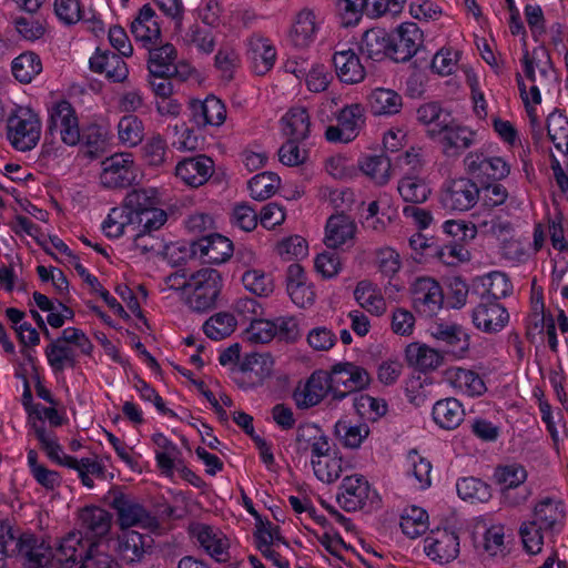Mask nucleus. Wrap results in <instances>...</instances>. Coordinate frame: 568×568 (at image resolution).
Masks as SVG:
<instances>
[{"instance_id":"obj_1","label":"nucleus","mask_w":568,"mask_h":568,"mask_svg":"<svg viewBox=\"0 0 568 568\" xmlns=\"http://www.w3.org/2000/svg\"><path fill=\"white\" fill-rule=\"evenodd\" d=\"M490 288L487 295H483L478 305L473 310L471 320L474 325L485 333H497L501 331L509 320L507 310L498 303L500 296H506L510 284L503 273L493 275Z\"/></svg>"},{"instance_id":"obj_2","label":"nucleus","mask_w":568,"mask_h":568,"mask_svg":"<svg viewBox=\"0 0 568 568\" xmlns=\"http://www.w3.org/2000/svg\"><path fill=\"white\" fill-rule=\"evenodd\" d=\"M223 281L214 268H201L190 276L187 306L196 313H205L216 307Z\"/></svg>"},{"instance_id":"obj_3","label":"nucleus","mask_w":568,"mask_h":568,"mask_svg":"<svg viewBox=\"0 0 568 568\" xmlns=\"http://www.w3.org/2000/svg\"><path fill=\"white\" fill-rule=\"evenodd\" d=\"M1 546L8 555H17L26 560L29 568H43L50 564L51 548L32 534L16 536L11 527L1 535Z\"/></svg>"},{"instance_id":"obj_4","label":"nucleus","mask_w":568,"mask_h":568,"mask_svg":"<svg viewBox=\"0 0 568 568\" xmlns=\"http://www.w3.org/2000/svg\"><path fill=\"white\" fill-rule=\"evenodd\" d=\"M8 139L21 152L32 150L41 135V121L31 109L20 108L8 119Z\"/></svg>"},{"instance_id":"obj_5","label":"nucleus","mask_w":568,"mask_h":568,"mask_svg":"<svg viewBox=\"0 0 568 568\" xmlns=\"http://www.w3.org/2000/svg\"><path fill=\"white\" fill-rule=\"evenodd\" d=\"M331 395L335 400H342L349 394L368 386L371 377L368 372L354 363L335 364L328 373Z\"/></svg>"},{"instance_id":"obj_6","label":"nucleus","mask_w":568,"mask_h":568,"mask_svg":"<svg viewBox=\"0 0 568 568\" xmlns=\"http://www.w3.org/2000/svg\"><path fill=\"white\" fill-rule=\"evenodd\" d=\"M110 506L116 511L122 529L138 526L153 530L159 527L156 517L121 491H110Z\"/></svg>"},{"instance_id":"obj_7","label":"nucleus","mask_w":568,"mask_h":568,"mask_svg":"<svg viewBox=\"0 0 568 568\" xmlns=\"http://www.w3.org/2000/svg\"><path fill=\"white\" fill-rule=\"evenodd\" d=\"M48 133L52 136L59 134L68 145H75L80 142L79 120L71 103L63 100L50 109Z\"/></svg>"},{"instance_id":"obj_8","label":"nucleus","mask_w":568,"mask_h":568,"mask_svg":"<svg viewBox=\"0 0 568 568\" xmlns=\"http://www.w3.org/2000/svg\"><path fill=\"white\" fill-rule=\"evenodd\" d=\"M479 185L471 179L459 178L444 186L440 202L448 210L465 212L470 210L479 201Z\"/></svg>"},{"instance_id":"obj_9","label":"nucleus","mask_w":568,"mask_h":568,"mask_svg":"<svg viewBox=\"0 0 568 568\" xmlns=\"http://www.w3.org/2000/svg\"><path fill=\"white\" fill-rule=\"evenodd\" d=\"M101 184L108 189H122L138 179L136 168L130 154H114L102 162Z\"/></svg>"},{"instance_id":"obj_10","label":"nucleus","mask_w":568,"mask_h":568,"mask_svg":"<svg viewBox=\"0 0 568 568\" xmlns=\"http://www.w3.org/2000/svg\"><path fill=\"white\" fill-rule=\"evenodd\" d=\"M410 292L414 310L425 317H433L443 306V290L439 283L430 277L415 280Z\"/></svg>"},{"instance_id":"obj_11","label":"nucleus","mask_w":568,"mask_h":568,"mask_svg":"<svg viewBox=\"0 0 568 568\" xmlns=\"http://www.w3.org/2000/svg\"><path fill=\"white\" fill-rule=\"evenodd\" d=\"M364 123V110L361 104L343 108L337 115V125L325 131V138L333 143H348L356 139Z\"/></svg>"},{"instance_id":"obj_12","label":"nucleus","mask_w":568,"mask_h":568,"mask_svg":"<svg viewBox=\"0 0 568 568\" xmlns=\"http://www.w3.org/2000/svg\"><path fill=\"white\" fill-rule=\"evenodd\" d=\"M566 509L561 500L545 497L535 504L532 508V519L529 520L546 535L554 536L559 534L565 526Z\"/></svg>"},{"instance_id":"obj_13","label":"nucleus","mask_w":568,"mask_h":568,"mask_svg":"<svg viewBox=\"0 0 568 568\" xmlns=\"http://www.w3.org/2000/svg\"><path fill=\"white\" fill-rule=\"evenodd\" d=\"M423 43V32L416 23L406 22L390 34L389 58L395 62L408 61Z\"/></svg>"},{"instance_id":"obj_14","label":"nucleus","mask_w":568,"mask_h":568,"mask_svg":"<svg viewBox=\"0 0 568 568\" xmlns=\"http://www.w3.org/2000/svg\"><path fill=\"white\" fill-rule=\"evenodd\" d=\"M424 551L432 560L448 564L459 555V537L447 529L432 531L424 540Z\"/></svg>"},{"instance_id":"obj_15","label":"nucleus","mask_w":568,"mask_h":568,"mask_svg":"<svg viewBox=\"0 0 568 568\" xmlns=\"http://www.w3.org/2000/svg\"><path fill=\"white\" fill-rule=\"evenodd\" d=\"M427 133L430 138L440 136L443 151L448 156L460 154L468 149L474 142V132L466 126H460L449 118L446 128L428 129Z\"/></svg>"},{"instance_id":"obj_16","label":"nucleus","mask_w":568,"mask_h":568,"mask_svg":"<svg viewBox=\"0 0 568 568\" xmlns=\"http://www.w3.org/2000/svg\"><path fill=\"white\" fill-rule=\"evenodd\" d=\"M336 500L345 511L362 510L369 499V484L361 475L346 476L342 480Z\"/></svg>"},{"instance_id":"obj_17","label":"nucleus","mask_w":568,"mask_h":568,"mask_svg":"<svg viewBox=\"0 0 568 568\" xmlns=\"http://www.w3.org/2000/svg\"><path fill=\"white\" fill-rule=\"evenodd\" d=\"M466 171L475 179L487 178V180L499 181L505 179L510 168L499 156L487 158L483 153L470 152L464 160Z\"/></svg>"},{"instance_id":"obj_18","label":"nucleus","mask_w":568,"mask_h":568,"mask_svg":"<svg viewBox=\"0 0 568 568\" xmlns=\"http://www.w3.org/2000/svg\"><path fill=\"white\" fill-rule=\"evenodd\" d=\"M192 251L199 253L204 263L221 264L232 256L233 244L227 237L213 233L193 242Z\"/></svg>"},{"instance_id":"obj_19","label":"nucleus","mask_w":568,"mask_h":568,"mask_svg":"<svg viewBox=\"0 0 568 568\" xmlns=\"http://www.w3.org/2000/svg\"><path fill=\"white\" fill-rule=\"evenodd\" d=\"M296 449L298 453L311 450L312 458L329 457L332 445L329 438L315 424H303L296 430Z\"/></svg>"},{"instance_id":"obj_20","label":"nucleus","mask_w":568,"mask_h":568,"mask_svg":"<svg viewBox=\"0 0 568 568\" xmlns=\"http://www.w3.org/2000/svg\"><path fill=\"white\" fill-rule=\"evenodd\" d=\"M112 516L100 507H85L79 515L80 537L100 539L108 535L111 528Z\"/></svg>"},{"instance_id":"obj_21","label":"nucleus","mask_w":568,"mask_h":568,"mask_svg":"<svg viewBox=\"0 0 568 568\" xmlns=\"http://www.w3.org/2000/svg\"><path fill=\"white\" fill-rule=\"evenodd\" d=\"M190 106L192 120L199 128H205L206 125L221 126L225 122L226 108L214 95H209L204 101H192Z\"/></svg>"},{"instance_id":"obj_22","label":"nucleus","mask_w":568,"mask_h":568,"mask_svg":"<svg viewBox=\"0 0 568 568\" xmlns=\"http://www.w3.org/2000/svg\"><path fill=\"white\" fill-rule=\"evenodd\" d=\"M213 161L209 156L184 159L175 168V174L185 184L197 187L203 185L213 173Z\"/></svg>"},{"instance_id":"obj_23","label":"nucleus","mask_w":568,"mask_h":568,"mask_svg":"<svg viewBox=\"0 0 568 568\" xmlns=\"http://www.w3.org/2000/svg\"><path fill=\"white\" fill-rule=\"evenodd\" d=\"M320 23L313 10L304 8L297 12L288 33L291 43L296 48H307L316 39Z\"/></svg>"},{"instance_id":"obj_24","label":"nucleus","mask_w":568,"mask_h":568,"mask_svg":"<svg viewBox=\"0 0 568 568\" xmlns=\"http://www.w3.org/2000/svg\"><path fill=\"white\" fill-rule=\"evenodd\" d=\"M327 394H331L328 373L316 371L310 376L303 389L295 392L294 399L300 408H310L320 404Z\"/></svg>"},{"instance_id":"obj_25","label":"nucleus","mask_w":568,"mask_h":568,"mask_svg":"<svg viewBox=\"0 0 568 568\" xmlns=\"http://www.w3.org/2000/svg\"><path fill=\"white\" fill-rule=\"evenodd\" d=\"M430 334L442 344V352L462 355L469 347L468 335L457 324L436 323L432 326Z\"/></svg>"},{"instance_id":"obj_26","label":"nucleus","mask_w":568,"mask_h":568,"mask_svg":"<svg viewBox=\"0 0 568 568\" xmlns=\"http://www.w3.org/2000/svg\"><path fill=\"white\" fill-rule=\"evenodd\" d=\"M90 69L97 73H104L105 78L112 82H122L128 78L129 70L122 57L110 51L97 50L90 58Z\"/></svg>"},{"instance_id":"obj_27","label":"nucleus","mask_w":568,"mask_h":568,"mask_svg":"<svg viewBox=\"0 0 568 568\" xmlns=\"http://www.w3.org/2000/svg\"><path fill=\"white\" fill-rule=\"evenodd\" d=\"M247 53L257 75L268 72L275 63L276 50L271 41L261 34H253L247 40Z\"/></svg>"},{"instance_id":"obj_28","label":"nucleus","mask_w":568,"mask_h":568,"mask_svg":"<svg viewBox=\"0 0 568 568\" xmlns=\"http://www.w3.org/2000/svg\"><path fill=\"white\" fill-rule=\"evenodd\" d=\"M333 64L336 75L344 83L355 84L365 79V68L358 55L351 49L335 52Z\"/></svg>"},{"instance_id":"obj_29","label":"nucleus","mask_w":568,"mask_h":568,"mask_svg":"<svg viewBox=\"0 0 568 568\" xmlns=\"http://www.w3.org/2000/svg\"><path fill=\"white\" fill-rule=\"evenodd\" d=\"M356 225L346 214L332 215L326 223L325 244L329 248H338L354 240Z\"/></svg>"},{"instance_id":"obj_30","label":"nucleus","mask_w":568,"mask_h":568,"mask_svg":"<svg viewBox=\"0 0 568 568\" xmlns=\"http://www.w3.org/2000/svg\"><path fill=\"white\" fill-rule=\"evenodd\" d=\"M131 33L135 40L144 44L155 43L161 36L160 26L155 20V11L150 4H144L131 23Z\"/></svg>"},{"instance_id":"obj_31","label":"nucleus","mask_w":568,"mask_h":568,"mask_svg":"<svg viewBox=\"0 0 568 568\" xmlns=\"http://www.w3.org/2000/svg\"><path fill=\"white\" fill-rule=\"evenodd\" d=\"M176 49L171 43L154 48L149 52L148 69L150 77H172L178 72Z\"/></svg>"},{"instance_id":"obj_32","label":"nucleus","mask_w":568,"mask_h":568,"mask_svg":"<svg viewBox=\"0 0 568 568\" xmlns=\"http://www.w3.org/2000/svg\"><path fill=\"white\" fill-rule=\"evenodd\" d=\"M465 416L462 404L456 398H445L435 403L433 407L434 422L444 429H455Z\"/></svg>"},{"instance_id":"obj_33","label":"nucleus","mask_w":568,"mask_h":568,"mask_svg":"<svg viewBox=\"0 0 568 568\" xmlns=\"http://www.w3.org/2000/svg\"><path fill=\"white\" fill-rule=\"evenodd\" d=\"M282 131L287 139L306 140L311 131V120L305 108L295 106L282 118Z\"/></svg>"},{"instance_id":"obj_34","label":"nucleus","mask_w":568,"mask_h":568,"mask_svg":"<svg viewBox=\"0 0 568 568\" xmlns=\"http://www.w3.org/2000/svg\"><path fill=\"white\" fill-rule=\"evenodd\" d=\"M390 34L384 29L372 28L367 30L361 41V51L369 59L381 61L389 58Z\"/></svg>"},{"instance_id":"obj_35","label":"nucleus","mask_w":568,"mask_h":568,"mask_svg":"<svg viewBox=\"0 0 568 568\" xmlns=\"http://www.w3.org/2000/svg\"><path fill=\"white\" fill-rule=\"evenodd\" d=\"M152 440L158 447L155 452V458L159 468L161 469L162 474H164L168 477H172L175 467H178L180 463V449L173 442H171L161 433L154 434L152 436Z\"/></svg>"},{"instance_id":"obj_36","label":"nucleus","mask_w":568,"mask_h":568,"mask_svg":"<svg viewBox=\"0 0 568 568\" xmlns=\"http://www.w3.org/2000/svg\"><path fill=\"white\" fill-rule=\"evenodd\" d=\"M151 537L135 530H128L119 538V552L128 562L142 560L145 549L150 547Z\"/></svg>"},{"instance_id":"obj_37","label":"nucleus","mask_w":568,"mask_h":568,"mask_svg":"<svg viewBox=\"0 0 568 568\" xmlns=\"http://www.w3.org/2000/svg\"><path fill=\"white\" fill-rule=\"evenodd\" d=\"M405 354L409 365L419 371L435 369L443 362L442 352L425 344L412 343L406 347Z\"/></svg>"},{"instance_id":"obj_38","label":"nucleus","mask_w":568,"mask_h":568,"mask_svg":"<svg viewBox=\"0 0 568 568\" xmlns=\"http://www.w3.org/2000/svg\"><path fill=\"white\" fill-rule=\"evenodd\" d=\"M196 537L200 545L211 557L220 562L226 561L229 542L222 532L214 530L210 526H200Z\"/></svg>"},{"instance_id":"obj_39","label":"nucleus","mask_w":568,"mask_h":568,"mask_svg":"<svg viewBox=\"0 0 568 568\" xmlns=\"http://www.w3.org/2000/svg\"><path fill=\"white\" fill-rule=\"evenodd\" d=\"M48 363L54 372H62L65 367L74 368L77 354L73 346L64 343L59 337L52 339L45 348Z\"/></svg>"},{"instance_id":"obj_40","label":"nucleus","mask_w":568,"mask_h":568,"mask_svg":"<svg viewBox=\"0 0 568 568\" xmlns=\"http://www.w3.org/2000/svg\"><path fill=\"white\" fill-rule=\"evenodd\" d=\"M354 297L363 308L373 315L381 316L386 311L384 297L369 281L357 283Z\"/></svg>"},{"instance_id":"obj_41","label":"nucleus","mask_w":568,"mask_h":568,"mask_svg":"<svg viewBox=\"0 0 568 568\" xmlns=\"http://www.w3.org/2000/svg\"><path fill=\"white\" fill-rule=\"evenodd\" d=\"M78 546H81V537L77 532H70L64 537L55 549V552H51V558L55 559L63 568H70L83 559V549L79 550Z\"/></svg>"},{"instance_id":"obj_42","label":"nucleus","mask_w":568,"mask_h":568,"mask_svg":"<svg viewBox=\"0 0 568 568\" xmlns=\"http://www.w3.org/2000/svg\"><path fill=\"white\" fill-rule=\"evenodd\" d=\"M539 54L546 59L545 64H549V55L544 48L534 50L532 57L526 50L523 57L524 73L531 83H537L545 89L551 73L549 68L540 65V61L536 62Z\"/></svg>"},{"instance_id":"obj_43","label":"nucleus","mask_w":568,"mask_h":568,"mask_svg":"<svg viewBox=\"0 0 568 568\" xmlns=\"http://www.w3.org/2000/svg\"><path fill=\"white\" fill-rule=\"evenodd\" d=\"M236 325L237 322L233 314L219 312L204 322L203 332L212 341H222L235 331Z\"/></svg>"},{"instance_id":"obj_44","label":"nucleus","mask_w":568,"mask_h":568,"mask_svg":"<svg viewBox=\"0 0 568 568\" xmlns=\"http://www.w3.org/2000/svg\"><path fill=\"white\" fill-rule=\"evenodd\" d=\"M369 106L374 114H395L402 108V97L389 89H376L369 95Z\"/></svg>"},{"instance_id":"obj_45","label":"nucleus","mask_w":568,"mask_h":568,"mask_svg":"<svg viewBox=\"0 0 568 568\" xmlns=\"http://www.w3.org/2000/svg\"><path fill=\"white\" fill-rule=\"evenodd\" d=\"M334 435L346 448H358L369 435V427L365 423L352 425L347 420H338L334 426Z\"/></svg>"},{"instance_id":"obj_46","label":"nucleus","mask_w":568,"mask_h":568,"mask_svg":"<svg viewBox=\"0 0 568 568\" xmlns=\"http://www.w3.org/2000/svg\"><path fill=\"white\" fill-rule=\"evenodd\" d=\"M133 247L148 258L164 256L168 244L159 233L134 231Z\"/></svg>"},{"instance_id":"obj_47","label":"nucleus","mask_w":568,"mask_h":568,"mask_svg":"<svg viewBox=\"0 0 568 568\" xmlns=\"http://www.w3.org/2000/svg\"><path fill=\"white\" fill-rule=\"evenodd\" d=\"M397 190L405 202L415 204L425 202L430 194L425 180L417 175H405L398 182Z\"/></svg>"},{"instance_id":"obj_48","label":"nucleus","mask_w":568,"mask_h":568,"mask_svg":"<svg viewBox=\"0 0 568 568\" xmlns=\"http://www.w3.org/2000/svg\"><path fill=\"white\" fill-rule=\"evenodd\" d=\"M342 457L337 453H329V457L311 458L314 474L323 483L332 484L337 480L343 471Z\"/></svg>"},{"instance_id":"obj_49","label":"nucleus","mask_w":568,"mask_h":568,"mask_svg":"<svg viewBox=\"0 0 568 568\" xmlns=\"http://www.w3.org/2000/svg\"><path fill=\"white\" fill-rule=\"evenodd\" d=\"M547 135L555 148L568 154V118L558 111L551 112L547 118Z\"/></svg>"},{"instance_id":"obj_50","label":"nucleus","mask_w":568,"mask_h":568,"mask_svg":"<svg viewBox=\"0 0 568 568\" xmlns=\"http://www.w3.org/2000/svg\"><path fill=\"white\" fill-rule=\"evenodd\" d=\"M41 71V60L33 52H24L12 61V73L21 83H30Z\"/></svg>"},{"instance_id":"obj_51","label":"nucleus","mask_w":568,"mask_h":568,"mask_svg":"<svg viewBox=\"0 0 568 568\" xmlns=\"http://www.w3.org/2000/svg\"><path fill=\"white\" fill-rule=\"evenodd\" d=\"M280 178L272 172L256 174L248 181L251 196L256 201H264L276 193L280 187Z\"/></svg>"},{"instance_id":"obj_52","label":"nucleus","mask_w":568,"mask_h":568,"mask_svg":"<svg viewBox=\"0 0 568 568\" xmlns=\"http://www.w3.org/2000/svg\"><path fill=\"white\" fill-rule=\"evenodd\" d=\"M155 190L133 189L124 199L122 209L128 214L138 215L139 212L150 211L156 205Z\"/></svg>"},{"instance_id":"obj_53","label":"nucleus","mask_w":568,"mask_h":568,"mask_svg":"<svg viewBox=\"0 0 568 568\" xmlns=\"http://www.w3.org/2000/svg\"><path fill=\"white\" fill-rule=\"evenodd\" d=\"M244 287L256 296H268L273 292V281L268 274L258 268H247L242 274Z\"/></svg>"},{"instance_id":"obj_54","label":"nucleus","mask_w":568,"mask_h":568,"mask_svg":"<svg viewBox=\"0 0 568 568\" xmlns=\"http://www.w3.org/2000/svg\"><path fill=\"white\" fill-rule=\"evenodd\" d=\"M416 116L423 125L429 129H440L447 126L450 113L442 109L438 103L428 102L417 109Z\"/></svg>"},{"instance_id":"obj_55","label":"nucleus","mask_w":568,"mask_h":568,"mask_svg":"<svg viewBox=\"0 0 568 568\" xmlns=\"http://www.w3.org/2000/svg\"><path fill=\"white\" fill-rule=\"evenodd\" d=\"M479 190L484 212H491L495 207L503 205L509 195L507 189L497 181H481Z\"/></svg>"},{"instance_id":"obj_56","label":"nucleus","mask_w":568,"mask_h":568,"mask_svg":"<svg viewBox=\"0 0 568 568\" xmlns=\"http://www.w3.org/2000/svg\"><path fill=\"white\" fill-rule=\"evenodd\" d=\"M402 531L409 538L414 539L422 536L428 529V515L418 507H412L400 518Z\"/></svg>"},{"instance_id":"obj_57","label":"nucleus","mask_w":568,"mask_h":568,"mask_svg":"<svg viewBox=\"0 0 568 568\" xmlns=\"http://www.w3.org/2000/svg\"><path fill=\"white\" fill-rule=\"evenodd\" d=\"M132 231L158 233L166 223L168 214L164 210L155 206L150 211L139 212L138 215H132Z\"/></svg>"},{"instance_id":"obj_58","label":"nucleus","mask_w":568,"mask_h":568,"mask_svg":"<svg viewBox=\"0 0 568 568\" xmlns=\"http://www.w3.org/2000/svg\"><path fill=\"white\" fill-rule=\"evenodd\" d=\"M126 227H133L132 214L122 207L112 209L102 225L104 234L114 239L121 236Z\"/></svg>"},{"instance_id":"obj_59","label":"nucleus","mask_w":568,"mask_h":568,"mask_svg":"<svg viewBox=\"0 0 568 568\" xmlns=\"http://www.w3.org/2000/svg\"><path fill=\"white\" fill-rule=\"evenodd\" d=\"M361 169L376 183L385 184L389 180L390 160L383 154L371 155L362 162Z\"/></svg>"},{"instance_id":"obj_60","label":"nucleus","mask_w":568,"mask_h":568,"mask_svg":"<svg viewBox=\"0 0 568 568\" xmlns=\"http://www.w3.org/2000/svg\"><path fill=\"white\" fill-rule=\"evenodd\" d=\"M118 132L123 143L136 145L143 139V123L133 114L124 115L118 124Z\"/></svg>"},{"instance_id":"obj_61","label":"nucleus","mask_w":568,"mask_h":568,"mask_svg":"<svg viewBox=\"0 0 568 568\" xmlns=\"http://www.w3.org/2000/svg\"><path fill=\"white\" fill-rule=\"evenodd\" d=\"M458 496L464 500H486L490 494L488 486L476 478H463L456 485Z\"/></svg>"},{"instance_id":"obj_62","label":"nucleus","mask_w":568,"mask_h":568,"mask_svg":"<svg viewBox=\"0 0 568 568\" xmlns=\"http://www.w3.org/2000/svg\"><path fill=\"white\" fill-rule=\"evenodd\" d=\"M338 14L344 27L356 24L364 11L367 12L368 0H338Z\"/></svg>"},{"instance_id":"obj_63","label":"nucleus","mask_w":568,"mask_h":568,"mask_svg":"<svg viewBox=\"0 0 568 568\" xmlns=\"http://www.w3.org/2000/svg\"><path fill=\"white\" fill-rule=\"evenodd\" d=\"M454 383L462 390L471 396L481 395L486 390L484 381L473 371L457 368L454 374Z\"/></svg>"},{"instance_id":"obj_64","label":"nucleus","mask_w":568,"mask_h":568,"mask_svg":"<svg viewBox=\"0 0 568 568\" xmlns=\"http://www.w3.org/2000/svg\"><path fill=\"white\" fill-rule=\"evenodd\" d=\"M545 530H540L539 526H535L530 521H524L519 528V535L525 550L528 554L536 555L541 551L544 545Z\"/></svg>"}]
</instances>
